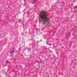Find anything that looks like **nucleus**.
<instances>
[{
  "instance_id": "nucleus-1",
  "label": "nucleus",
  "mask_w": 77,
  "mask_h": 77,
  "mask_svg": "<svg viewBox=\"0 0 77 77\" xmlns=\"http://www.w3.org/2000/svg\"><path fill=\"white\" fill-rule=\"evenodd\" d=\"M48 13L45 11H42L40 12V14L39 15L40 19L39 21L46 23H48L50 18L48 17Z\"/></svg>"
},
{
  "instance_id": "nucleus-6",
  "label": "nucleus",
  "mask_w": 77,
  "mask_h": 77,
  "mask_svg": "<svg viewBox=\"0 0 77 77\" xmlns=\"http://www.w3.org/2000/svg\"><path fill=\"white\" fill-rule=\"evenodd\" d=\"M66 39H68V38H67V37H66Z\"/></svg>"
},
{
  "instance_id": "nucleus-4",
  "label": "nucleus",
  "mask_w": 77,
  "mask_h": 77,
  "mask_svg": "<svg viewBox=\"0 0 77 77\" xmlns=\"http://www.w3.org/2000/svg\"><path fill=\"white\" fill-rule=\"evenodd\" d=\"M77 8V6H76L75 7H74V9H75L76 8Z\"/></svg>"
},
{
  "instance_id": "nucleus-5",
  "label": "nucleus",
  "mask_w": 77,
  "mask_h": 77,
  "mask_svg": "<svg viewBox=\"0 0 77 77\" xmlns=\"http://www.w3.org/2000/svg\"><path fill=\"white\" fill-rule=\"evenodd\" d=\"M7 61H6V64H7Z\"/></svg>"
},
{
  "instance_id": "nucleus-2",
  "label": "nucleus",
  "mask_w": 77,
  "mask_h": 77,
  "mask_svg": "<svg viewBox=\"0 0 77 77\" xmlns=\"http://www.w3.org/2000/svg\"><path fill=\"white\" fill-rule=\"evenodd\" d=\"M14 51H11L10 53V54H11V53H13V52H14Z\"/></svg>"
},
{
  "instance_id": "nucleus-3",
  "label": "nucleus",
  "mask_w": 77,
  "mask_h": 77,
  "mask_svg": "<svg viewBox=\"0 0 77 77\" xmlns=\"http://www.w3.org/2000/svg\"><path fill=\"white\" fill-rule=\"evenodd\" d=\"M35 2H36V0H35V1H34L33 2V4H35Z\"/></svg>"
}]
</instances>
